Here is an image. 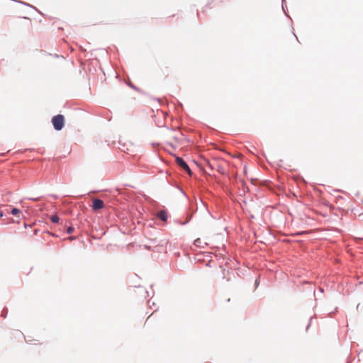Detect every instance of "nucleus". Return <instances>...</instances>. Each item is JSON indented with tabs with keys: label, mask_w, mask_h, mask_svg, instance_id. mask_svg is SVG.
Returning <instances> with one entry per match:
<instances>
[{
	"label": "nucleus",
	"mask_w": 363,
	"mask_h": 363,
	"mask_svg": "<svg viewBox=\"0 0 363 363\" xmlns=\"http://www.w3.org/2000/svg\"><path fill=\"white\" fill-rule=\"evenodd\" d=\"M52 123L55 130L60 131L65 126V117L62 114H57L52 118Z\"/></svg>",
	"instance_id": "f257e3e1"
},
{
	"label": "nucleus",
	"mask_w": 363,
	"mask_h": 363,
	"mask_svg": "<svg viewBox=\"0 0 363 363\" xmlns=\"http://www.w3.org/2000/svg\"><path fill=\"white\" fill-rule=\"evenodd\" d=\"M175 161L177 164L184 171H185L188 174L191 175L192 172L189 166V164L186 163V162L182 157L179 156L175 157Z\"/></svg>",
	"instance_id": "f03ea898"
},
{
	"label": "nucleus",
	"mask_w": 363,
	"mask_h": 363,
	"mask_svg": "<svg viewBox=\"0 0 363 363\" xmlns=\"http://www.w3.org/2000/svg\"><path fill=\"white\" fill-rule=\"evenodd\" d=\"M105 206L104 201L98 198L94 199L92 201V204L91 206V208L94 211H99L102 208H104Z\"/></svg>",
	"instance_id": "7ed1b4c3"
},
{
	"label": "nucleus",
	"mask_w": 363,
	"mask_h": 363,
	"mask_svg": "<svg viewBox=\"0 0 363 363\" xmlns=\"http://www.w3.org/2000/svg\"><path fill=\"white\" fill-rule=\"evenodd\" d=\"M6 211L7 214H11L18 218L21 215H22L21 211L16 207H10L9 208L6 209Z\"/></svg>",
	"instance_id": "20e7f679"
},
{
	"label": "nucleus",
	"mask_w": 363,
	"mask_h": 363,
	"mask_svg": "<svg viewBox=\"0 0 363 363\" xmlns=\"http://www.w3.org/2000/svg\"><path fill=\"white\" fill-rule=\"evenodd\" d=\"M157 216L164 222H166L168 219V213L166 210L159 211L157 212Z\"/></svg>",
	"instance_id": "39448f33"
},
{
	"label": "nucleus",
	"mask_w": 363,
	"mask_h": 363,
	"mask_svg": "<svg viewBox=\"0 0 363 363\" xmlns=\"http://www.w3.org/2000/svg\"><path fill=\"white\" fill-rule=\"evenodd\" d=\"M241 185H242V190L243 193L247 192L250 191L249 187L247 186L246 183L243 180H240Z\"/></svg>",
	"instance_id": "423d86ee"
},
{
	"label": "nucleus",
	"mask_w": 363,
	"mask_h": 363,
	"mask_svg": "<svg viewBox=\"0 0 363 363\" xmlns=\"http://www.w3.org/2000/svg\"><path fill=\"white\" fill-rule=\"evenodd\" d=\"M191 218H192V213L189 214L188 216V217L185 221H177V222L181 225H184L187 224L191 220Z\"/></svg>",
	"instance_id": "0eeeda50"
},
{
	"label": "nucleus",
	"mask_w": 363,
	"mask_h": 363,
	"mask_svg": "<svg viewBox=\"0 0 363 363\" xmlns=\"http://www.w3.org/2000/svg\"><path fill=\"white\" fill-rule=\"evenodd\" d=\"M50 220L54 223H59L60 218H59V216H57V214H54V215L51 216Z\"/></svg>",
	"instance_id": "6e6552de"
},
{
	"label": "nucleus",
	"mask_w": 363,
	"mask_h": 363,
	"mask_svg": "<svg viewBox=\"0 0 363 363\" xmlns=\"http://www.w3.org/2000/svg\"><path fill=\"white\" fill-rule=\"evenodd\" d=\"M7 315H8V308L5 307L3 308V310L1 311V317L5 318H6Z\"/></svg>",
	"instance_id": "1a4fd4ad"
},
{
	"label": "nucleus",
	"mask_w": 363,
	"mask_h": 363,
	"mask_svg": "<svg viewBox=\"0 0 363 363\" xmlns=\"http://www.w3.org/2000/svg\"><path fill=\"white\" fill-rule=\"evenodd\" d=\"M74 230V228L72 226H69L67 228L66 233L67 234H72Z\"/></svg>",
	"instance_id": "9d476101"
},
{
	"label": "nucleus",
	"mask_w": 363,
	"mask_h": 363,
	"mask_svg": "<svg viewBox=\"0 0 363 363\" xmlns=\"http://www.w3.org/2000/svg\"><path fill=\"white\" fill-rule=\"evenodd\" d=\"M130 88H132L134 90H136L138 91H140V89L138 87H137L136 86H135L133 84H132L131 82H130L128 84Z\"/></svg>",
	"instance_id": "9b49d317"
},
{
	"label": "nucleus",
	"mask_w": 363,
	"mask_h": 363,
	"mask_svg": "<svg viewBox=\"0 0 363 363\" xmlns=\"http://www.w3.org/2000/svg\"><path fill=\"white\" fill-rule=\"evenodd\" d=\"M284 3H285V0H282V4H281V6H282V9L284 12V13L286 14V16H289L286 13V6H284Z\"/></svg>",
	"instance_id": "f8f14e48"
},
{
	"label": "nucleus",
	"mask_w": 363,
	"mask_h": 363,
	"mask_svg": "<svg viewBox=\"0 0 363 363\" xmlns=\"http://www.w3.org/2000/svg\"><path fill=\"white\" fill-rule=\"evenodd\" d=\"M314 317H315V315H313V316H311V317L309 318V323H308V324L307 325L306 328V331L308 330V328H309V327H310V325H311V324L312 320H313V318Z\"/></svg>",
	"instance_id": "ddd939ff"
},
{
	"label": "nucleus",
	"mask_w": 363,
	"mask_h": 363,
	"mask_svg": "<svg viewBox=\"0 0 363 363\" xmlns=\"http://www.w3.org/2000/svg\"><path fill=\"white\" fill-rule=\"evenodd\" d=\"M259 284V278H257V279H256V280L255 281V288H257Z\"/></svg>",
	"instance_id": "4468645a"
},
{
	"label": "nucleus",
	"mask_w": 363,
	"mask_h": 363,
	"mask_svg": "<svg viewBox=\"0 0 363 363\" xmlns=\"http://www.w3.org/2000/svg\"><path fill=\"white\" fill-rule=\"evenodd\" d=\"M40 199V197H37V198H29L28 199L29 200H32V201H39Z\"/></svg>",
	"instance_id": "2eb2a0df"
},
{
	"label": "nucleus",
	"mask_w": 363,
	"mask_h": 363,
	"mask_svg": "<svg viewBox=\"0 0 363 363\" xmlns=\"http://www.w3.org/2000/svg\"><path fill=\"white\" fill-rule=\"evenodd\" d=\"M180 191H181L182 194L185 197H186V198L188 199V196H187V194H186V192H185L183 189H180Z\"/></svg>",
	"instance_id": "dca6fc26"
},
{
	"label": "nucleus",
	"mask_w": 363,
	"mask_h": 363,
	"mask_svg": "<svg viewBox=\"0 0 363 363\" xmlns=\"http://www.w3.org/2000/svg\"><path fill=\"white\" fill-rule=\"evenodd\" d=\"M249 218L252 220V219H255V216L253 215V214H250L249 215Z\"/></svg>",
	"instance_id": "f3484780"
},
{
	"label": "nucleus",
	"mask_w": 363,
	"mask_h": 363,
	"mask_svg": "<svg viewBox=\"0 0 363 363\" xmlns=\"http://www.w3.org/2000/svg\"><path fill=\"white\" fill-rule=\"evenodd\" d=\"M223 275H222V278L224 279H225V269H223V272H222Z\"/></svg>",
	"instance_id": "a211bd4d"
},
{
	"label": "nucleus",
	"mask_w": 363,
	"mask_h": 363,
	"mask_svg": "<svg viewBox=\"0 0 363 363\" xmlns=\"http://www.w3.org/2000/svg\"><path fill=\"white\" fill-rule=\"evenodd\" d=\"M5 215L3 211H0V218H2Z\"/></svg>",
	"instance_id": "6ab92c4d"
},
{
	"label": "nucleus",
	"mask_w": 363,
	"mask_h": 363,
	"mask_svg": "<svg viewBox=\"0 0 363 363\" xmlns=\"http://www.w3.org/2000/svg\"><path fill=\"white\" fill-rule=\"evenodd\" d=\"M323 291H324L323 289V288H321V287H320V288H319V292H320V294H323Z\"/></svg>",
	"instance_id": "aec40b11"
},
{
	"label": "nucleus",
	"mask_w": 363,
	"mask_h": 363,
	"mask_svg": "<svg viewBox=\"0 0 363 363\" xmlns=\"http://www.w3.org/2000/svg\"><path fill=\"white\" fill-rule=\"evenodd\" d=\"M257 181V179H251V182L252 184H255V182Z\"/></svg>",
	"instance_id": "412c9836"
},
{
	"label": "nucleus",
	"mask_w": 363,
	"mask_h": 363,
	"mask_svg": "<svg viewBox=\"0 0 363 363\" xmlns=\"http://www.w3.org/2000/svg\"><path fill=\"white\" fill-rule=\"evenodd\" d=\"M52 196L53 198H55V199H57V196L56 195H52Z\"/></svg>",
	"instance_id": "4be33fe9"
},
{
	"label": "nucleus",
	"mask_w": 363,
	"mask_h": 363,
	"mask_svg": "<svg viewBox=\"0 0 363 363\" xmlns=\"http://www.w3.org/2000/svg\"><path fill=\"white\" fill-rule=\"evenodd\" d=\"M153 305H155V303H152V304L149 305V307L153 306Z\"/></svg>",
	"instance_id": "5701e85b"
},
{
	"label": "nucleus",
	"mask_w": 363,
	"mask_h": 363,
	"mask_svg": "<svg viewBox=\"0 0 363 363\" xmlns=\"http://www.w3.org/2000/svg\"><path fill=\"white\" fill-rule=\"evenodd\" d=\"M153 305H155V303H152V304L149 305V307L153 306Z\"/></svg>",
	"instance_id": "b1692460"
},
{
	"label": "nucleus",
	"mask_w": 363,
	"mask_h": 363,
	"mask_svg": "<svg viewBox=\"0 0 363 363\" xmlns=\"http://www.w3.org/2000/svg\"><path fill=\"white\" fill-rule=\"evenodd\" d=\"M153 305H155V303H152V304L149 305V307L153 306Z\"/></svg>",
	"instance_id": "393cba45"
},
{
	"label": "nucleus",
	"mask_w": 363,
	"mask_h": 363,
	"mask_svg": "<svg viewBox=\"0 0 363 363\" xmlns=\"http://www.w3.org/2000/svg\"><path fill=\"white\" fill-rule=\"evenodd\" d=\"M179 106L180 107H182V104L179 103Z\"/></svg>",
	"instance_id": "a878e982"
},
{
	"label": "nucleus",
	"mask_w": 363,
	"mask_h": 363,
	"mask_svg": "<svg viewBox=\"0 0 363 363\" xmlns=\"http://www.w3.org/2000/svg\"><path fill=\"white\" fill-rule=\"evenodd\" d=\"M197 211V207L193 210L194 212L196 211Z\"/></svg>",
	"instance_id": "bb28decb"
},
{
	"label": "nucleus",
	"mask_w": 363,
	"mask_h": 363,
	"mask_svg": "<svg viewBox=\"0 0 363 363\" xmlns=\"http://www.w3.org/2000/svg\"><path fill=\"white\" fill-rule=\"evenodd\" d=\"M199 240H200V238H198L196 240H195V242H199Z\"/></svg>",
	"instance_id": "cd10ccee"
},
{
	"label": "nucleus",
	"mask_w": 363,
	"mask_h": 363,
	"mask_svg": "<svg viewBox=\"0 0 363 363\" xmlns=\"http://www.w3.org/2000/svg\"><path fill=\"white\" fill-rule=\"evenodd\" d=\"M152 315V313L148 316L147 319L150 318V316H151Z\"/></svg>",
	"instance_id": "c85d7f7f"
},
{
	"label": "nucleus",
	"mask_w": 363,
	"mask_h": 363,
	"mask_svg": "<svg viewBox=\"0 0 363 363\" xmlns=\"http://www.w3.org/2000/svg\"><path fill=\"white\" fill-rule=\"evenodd\" d=\"M293 35H294L295 36H296V35H295V33H294V32H293ZM296 38H297V37H296ZM296 39L298 40V38H296Z\"/></svg>",
	"instance_id": "c756f323"
}]
</instances>
